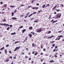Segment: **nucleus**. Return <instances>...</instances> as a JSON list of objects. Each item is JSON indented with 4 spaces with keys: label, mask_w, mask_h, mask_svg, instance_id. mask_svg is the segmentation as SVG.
<instances>
[{
    "label": "nucleus",
    "mask_w": 64,
    "mask_h": 64,
    "mask_svg": "<svg viewBox=\"0 0 64 64\" xmlns=\"http://www.w3.org/2000/svg\"><path fill=\"white\" fill-rule=\"evenodd\" d=\"M55 44H53L52 45V47H54V46H55Z\"/></svg>",
    "instance_id": "obj_38"
},
{
    "label": "nucleus",
    "mask_w": 64,
    "mask_h": 64,
    "mask_svg": "<svg viewBox=\"0 0 64 64\" xmlns=\"http://www.w3.org/2000/svg\"><path fill=\"white\" fill-rule=\"evenodd\" d=\"M32 6H28L27 8H30V7H31Z\"/></svg>",
    "instance_id": "obj_41"
},
{
    "label": "nucleus",
    "mask_w": 64,
    "mask_h": 64,
    "mask_svg": "<svg viewBox=\"0 0 64 64\" xmlns=\"http://www.w3.org/2000/svg\"><path fill=\"white\" fill-rule=\"evenodd\" d=\"M57 48H58V46H55V49H57Z\"/></svg>",
    "instance_id": "obj_34"
},
{
    "label": "nucleus",
    "mask_w": 64,
    "mask_h": 64,
    "mask_svg": "<svg viewBox=\"0 0 64 64\" xmlns=\"http://www.w3.org/2000/svg\"><path fill=\"white\" fill-rule=\"evenodd\" d=\"M42 31V30L41 29H39L38 30L36 31V32H38V33H40V32H41Z\"/></svg>",
    "instance_id": "obj_4"
},
{
    "label": "nucleus",
    "mask_w": 64,
    "mask_h": 64,
    "mask_svg": "<svg viewBox=\"0 0 64 64\" xmlns=\"http://www.w3.org/2000/svg\"><path fill=\"white\" fill-rule=\"evenodd\" d=\"M58 14L56 16V18H60L61 16V15L62 14L61 13Z\"/></svg>",
    "instance_id": "obj_1"
},
{
    "label": "nucleus",
    "mask_w": 64,
    "mask_h": 64,
    "mask_svg": "<svg viewBox=\"0 0 64 64\" xmlns=\"http://www.w3.org/2000/svg\"><path fill=\"white\" fill-rule=\"evenodd\" d=\"M46 6V5L45 4H44V5L42 6V8H45V7Z\"/></svg>",
    "instance_id": "obj_21"
},
{
    "label": "nucleus",
    "mask_w": 64,
    "mask_h": 64,
    "mask_svg": "<svg viewBox=\"0 0 64 64\" xmlns=\"http://www.w3.org/2000/svg\"><path fill=\"white\" fill-rule=\"evenodd\" d=\"M61 6H62V7H64V5H63V4H61Z\"/></svg>",
    "instance_id": "obj_47"
},
{
    "label": "nucleus",
    "mask_w": 64,
    "mask_h": 64,
    "mask_svg": "<svg viewBox=\"0 0 64 64\" xmlns=\"http://www.w3.org/2000/svg\"><path fill=\"white\" fill-rule=\"evenodd\" d=\"M38 22V20H34V23Z\"/></svg>",
    "instance_id": "obj_29"
},
{
    "label": "nucleus",
    "mask_w": 64,
    "mask_h": 64,
    "mask_svg": "<svg viewBox=\"0 0 64 64\" xmlns=\"http://www.w3.org/2000/svg\"><path fill=\"white\" fill-rule=\"evenodd\" d=\"M48 56V55L47 54H45V56Z\"/></svg>",
    "instance_id": "obj_46"
},
{
    "label": "nucleus",
    "mask_w": 64,
    "mask_h": 64,
    "mask_svg": "<svg viewBox=\"0 0 64 64\" xmlns=\"http://www.w3.org/2000/svg\"><path fill=\"white\" fill-rule=\"evenodd\" d=\"M12 14L11 15L12 16H13V15H14V12H12Z\"/></svg>",
    "instance_id": "obj_19"
},
{
    "label": "nucleus",
    "mask_w": 64,
    "mask_h": 64,
    "mask_svg": "<svg viewBox=\"0 0 64 64\" xmlns=\"http://www.w3.org/2000/svg\"><path fill=\"white\" fill-rule=\"evenodd\" d=\"M29 28L30 30H32V29H33V27H32V26H31L30 27H29Z\"/></svg>",
    "instance_id": "obj_12"
},
{
    "label": "nucleus",
    "mask_w": 64,
    "mask_h": 64,
    "mask_svg": "<svg viewBox=\"0 0 64 64\" xmlns=\"http://www.w3.org/2000/svg\"><path fill=\"white\" fill-rule=\"evenodd\" d=\"M58 50V49H57L56 50L55 48H54V50H53V52H55V51H57Z\"/></svg>",
    "instance_id": "obj_11"
},
{
    "label": "nucleus",
    "mask_w": 64,
    "mask_h": 64,
    "mask_svg": "<svg viewBox=\"0 0 64 64\" xmlns=\"http://www.w3.org/2000/svg\"><path fill=\"white\" fill-rule=\"evenodd\" d=\"M57 21H58V20H56L54 21V19H52L50 21V22H52V23H55V22H57Z\"/></svg>",
    "instance_id": "obj_3"
},
{
    "label": "nucleus",
    "mask_w": 64,
    "mask_h": 64,
    "mask_svg": "<svg viewBox=\"0 0 64 64\" xmlns=\"http://www.w3.org/2000/svg\"><path fill=\"white\" fill-rule=\"evenodd\" d=\"M31 20H34V18H32L30 19Z\"/></svg>",
    "instance_id": "obj_54"
},
{
    "label": "nucleus",
    "mask_w": 64,
    "mask_h": 64,
    "mask_svg": "<svg viewBox=\"0 0 64 64\" xmlns=\"http://www.w3.org/2000/svg\"><path fill=\"white\" fill-rule=\"evenodd\" d=\"M51 18V16H50L48 18V19H50V18Z\"/></svg>",
    "instance_id": "obj_60"
},
{
    "label": "nucleus",
    "mask_w": 64,
    "mask_h": 64,
    "mask_svg": "<svg viewBox=\"0 0 64 64\" xmlns=\"http://www.w3.org/2000/svg\"><path fill=\"white\" fill-rule=\"evenodd\" d=\"M58 37H60H60H63V36L60 35V36H58Z\"/></svg>",
    "instance_id": "obj_33"
},
{
    "label": "nucleus",
    "mask_w": 64,
    "mask_h": 64,
    "mask_svg": "<svg viewBox=\"0 0 64 64\" xmlns=\"http://www.w3.org/2000/svg\"><path fill=\"white\" fill-rule=\"evenodd\" d=\"M25 31H26V29H24L22 30V33H24V32H25Z\"/></svg>",
    "instance_id": "obj_7"
},
{
    "label": "nucleus",
    "mask_w": 64,
    "mask_h": 64,
    "mask_svg": "<svg viewBox=\"0 0 64 64\" xmlns=\"http://www.w3.org/2000/svg\"><path fill=\"white\" fill-rule=\"evenodd\" d=\"M50 6V4H48L46 6V7H48V6Z\"/></svg>",
    "instance_id": "obj_23"
},
{
    "label": "nucleus",
    "mask_w": 64,
    "mask_h": 64,
    "mask_svg": "<svg viewBox=\"0 0 64 64\" xmlns=\"http://www.w3.org/2000/svg\"><path fill=\"white\" fill-rule=\"evenodd\" d=\"M42 10H39L38 11V13H40V12H42Z\"/></svg>",
    "instance_id": "obj_30"
},
{
    "label": "nucleus",
    "mask_w": 64,
    "mask_h": 64,
    "mask_svg": "<svg viewBox=\"0 0 64 64\" xmlns=\"http://www.w3.org/2000/svg\"><path fill=\"white\" fill-rule=\"evenodd\" d=\"M50 63H53V62H54V60H50Z\"/></svg>",
    "instance_id": "obj_20"
},
{
    "label": "nucleus",
    "mask_w": 64,
    "mask_h": 64,
    "mask_svg": "<svg viewBox=\"0 0 64 64\" xmlns=\"http://www.w3.org/2000/svg\"><path fill=\"white\" fill-rule=\"evenodd\" d=\"M17 19L15 17H12V19L13 20H16Z\"/></svg>",
    "instance_id": "obj_10"
},
{
    "label": "nucleus",
    "mask_w": 64,
    "mask_h": 64,
    "mask_svg": "<svg viewBox=\"0 0 64 64\" xmlns=\"http://www.w3.org/2000/svg\"><path fill=\"white\" fill-rule=\"evenodd\" d=\"M55 42V41H54L53 42H52L51 43H54V42Z\"/></svg>",
    "instance_id": "obj_61"
},
{
    "label": "nucleus",
    "mask_w": 64,
    "mask_h": 64,
    "mask_svg": "<svg viewBox=\"0 0 64 64\" xmlns=\"http://www.w3.org/2000/svg\"><path fill=\"white\" fill-rule=\"evenodd\" d=\"M4 51L5 52V54H7V52L6 49H4Z\"/></svg>",
    "instance_id": "obj_16"
},
{
    "label": "nucleus",
    "mask_w": 64,
    "mask_h": 64,
    "mask_svg": "<svg viewBox=\"0 0 64 64\" xmlns=\"http://www.w3.org/2000/svg\"><path fill=\"white\" fill-rule=\"evenodd\" d=\"M43 52H41L40 54V55H43Z\"/></svg>",
    "instance_id": "obj_49"
},
{
    "label": "nucleus",
    "mask_w": 64,
    "mask_h": 64,
    "mask_svg": "<svg viewBox=\"0 0 64 64\" xmlns=\"http://www.w3.org/2000/svg\"><path fill=\"white\" fill-rule=\"evenodd\" d=\"M32 47H34V46H35V44H34V43H33L32 44Z\"/></svg>",
    "instance_id": "obj_26"
},
{
    "label": "nucleus",
    "mask_w": 64,
    "mask_h": 64,
    "mask_svg": "<svg viewBox=\"0 0 64 64\" xmlns=\"http://www.w3.org/2000/svg\"><path fill=\"white\" fill-rule=\"evenodd\" d=\"M60 38H56V40H60Z\"/></svg>",
    "instance_id": "obj_24"
},
{
    "label": "nucleus",
    "mask_w": 64,
    "mask_h": 64,
    "mask_svg": "<svg viewBox=\"0 0 64 64\" xmlns=\"http://www.w3.org/2000/svg\"><path fill=\"white\" fill-rule=\"evenodd\" d=\"M32 34H28V36H29L30 38H31V37H32Z\"/></svg>",
    "instance_id": "obj_15"
},
{
    "label": "nucleus",
    "mask_w": 64,
    "mask_h": 64,
    "mask_svg": "<svg viewBox=\"0 0 64 64\" xmlns=\"http://www.w3.org/2000/svg\"><path fill=\"white\" fill-rule=\"evenodd\" d=\"M7 4H4V5H3V6L4 7H7Z\"/></svg>",
    "instance_id": "obj_17"
},
{
    "label": "nucleus",
    "mask_w": 64,
    "mask_h": 64,
    "mask_svg": "<svg viewBox=\"0 0 64 64\" xmlns=\"http://www.w3.org/2000/svg\"><path fill=\"white\" fill-rule=\"evenodd\" d=\"M39 5V4L38 3L37 4H36V5L37 6H38Z\"/></svg>",
    "instance_id": "obj_63"
},
{
    "label": "nucleus",
    "mask_w": 64,
    "mask_h": 64,
    "mask_svg": "<svg viewBox=\"0 0 64 64\" xmlns=\"http://www.w3.org/2000/svg\"><path fill=\"white\" fill-rule=\"evenodd\" d=\"M10 26V27H12V24H11Z\"/></svg>",
    "instance_id": "obj_58"
},
{
    "label": "nucleus",
    "mask_w": 64,
    "mask_h": 64,
    "mask_svg": "<svg viewBox=\"0 0 64 64\" xmlns=\"http://www.w3.org/2000/svg\"><path fill=\"white\" fill-rule=\"evenodd\" d=\"M23 26H22L20 27V29H21V28H23Z\"/></svg>",
    "instance_id": "obj_28"
},
{
    "label": "nucleus",
    "mask_w": 64,
    "mask_h": 64,
    "mask_svg": "<svg viewBox=\"0 0 64 64\" xmlns=\"http://www.w3.org/2000/svg\"><path fill=\"white\" fill-rule=\"evenodd\" d=\"M10 58L11 59H12V57L11 56H10Z\"/></svg>",
    "instance_id": "obj_62"
},
{
    "label": "nucleus",
    "mask_w": 64,
    "mask_h": 64,
    "mask_svg": "<svg viewBox=\"0 0 64 64\" xmlns=\"http://www.w3.org/2000/svg\"><path fill=\"white\" fill-rule=\"evenodd\" d=\"M6 26H10V25L8 24H6Z\"/></svg>",
    "instance_id": "obj_50"
},
{
    "label": "nucleus",
    "mask_w": 64,
    "mask_h": 64,
    "mask_svg": "<svg viewBox=\"0 0 64 64\" xmlns=\"http://www.w3.org/2000/svg\"><path fill=\"white\" fill-rule=\"evenodd\" d=\"M27 37H26L25 38V40H26L27 41Z\"/></svg>",
    "instance_id": "obj_31"
},
{
    "label": "nucleus",
    "mask_w": 64,
    "mask_h": 64,
    "mask_svg": "<svg viewBox=\"0 0 64 64\" xmlns=\"http://www.w3.org/2000/svg\"><path fill=\"white\" fill-rule=\"evenodd\" d=\"M20 41H18L16 42H14V44H16V43H20Z\"/></svg>",
    "instance_id": "obj_22"
},
{
    "label": "nucleus",
    "mask_w": 64,
    "mask_h": 64,
    "mask_svg": "<svg viewBox=\"0 0 64 64\" xmlns=\"http://www.w3.org/2000/svg\"><path fill=\"white\" fill-rule=\"evenodd\" d=\"M54 57L55 58H57V57H58V56H57L56 55H54Z\"/></svg>",
    "instance_id": "obj_32"
},
{
    "label": "nucleus",
    "mask_w": 64,
    "mask_h": 64,
    "mask_svg": "<svg viewBox=\"0 0 64 64\" xmlns=\"http://www.w3.org/2000/svg\"><path fill=\"white\" fill-rule=\"evenodd\" d=\"M36 13V12H33L32 14H31L28 16V17H30L31 16H32V15H33L34 14H35Z\"/></svg>",
    "instance_id": "obj_2"
},
{
    "label": "nucleus",
    "mask_w": 64,
    "mask_h": 64,
    "mask_svg": "<svg viewBox=\"0 0 64 64\" xmlns=\"http://www.w3.org/2000/svg\"><path fill=\"white\" fill-rule=\"evenodd\" d=\"M36 55H37V53H36L34 54V55H35V56H36Z\"/></svg>",
    "instance_id": "obj_48"
},
{
    "label": "nucleus",
    "mask_w": 64,
    "mask_h": 64,
    "mask_svg": "<svg viewBox=\"0 0 64 64\" xmlns=\"http://www.w3.org/2000/svg\"><path fill=\"white\" fill-rule=\"evenodd\" d=\"M29 14H30V13H29V12H28L26 14V15H29Z\"/></svg>",
    "instance_id": "obj_35"
},
{
    "label": "nucleus",
    "mask_w": 64,
    "mask_h": 64,
    "mask_svg": "<svg viewBox=\"0 0 64 64\" xmlns=\"http://www.w3.org/2000/svg\"><path fill=\"white\" fill-rule=\"evenodd\" d=\"M28 60H31V58H29Z\"/></svg>",
    "instance_id": "obj_64"
},
{
    "label": "nucleus",
    "mask_w": 64,
    "mask_h": 64,
    "mask_svg": "<svg viewBox=\"0 0 64 64\" xmlns=\"http://www.w3.org/2000/svg\"><path fill=\"white\" fill-rule=\"evenodd\" d=\"M46 50V48H44L43 49V51H45Z\"/></svg>",
    "instance_id": "obj_55"
},
{
    "label": "nucleus",
    "mask_w": 64,
    "mask_h": 64,
    "mask_svg": "<svg viewBox=\"0 0 64 64\" xmlns=\"http://www.w3.org/2000/svg\"><path fill=\"white\" fill-rule=\"evenodd\" d=\"M56 11H57V12H59V11H60V10H56Z\"/></svg>",
    "instance_id": "obj_42"
},
{
    "label": "nucleus",
    "mask_w": 64,
    "mask_h": 64,
    "mask_svg": "<svg viewBox=\"0 0 64 64\" xmlns=\"http://www.w3.org/2000/svg\"><path fill=\"white\" fill-rule=\"evenodd\" d=\"M23 16H24V15H21L20 16V17H23Z\"/></svg>",
    "instance_id": "obj_53"
},
{
    "label": "nucleus",
    "mask_w": 64,
    "mask_h": 64,
    "mask_svg": "<svg viewBox=\"0 0 64 64\" xmlns=\"http://www.w3.org/2000/svg\"><path fill=\"white\" fill-rule=\"evenodd\" d=\"M34 1V0H32L31 3H33Z\"/></svg>",
    "instance_id": "obj_37"
},
{
    "label": "nucleus",
    "mask_w": 64,
    "mask_h": 64,
    "mask_svg": "<svg viewBox=\"0 0 64 64\" xmlns=\"http://www.w3.org/2000/svg\"><path fill=\"white\" fill-rule=\"evenodd\" d=\"M57 7V5H56V6L52 8V11L54 10V9H55V8H56Z\"/></svg>",
    "instance_id": "obj_5"
},
{
    "label": "nucleus",
    "mask_w": 64,
    "mask_h": 64,
    "mask_svg": "<svg viewBox=\"0 0 64 64\" xmlns=\"http://www.w3.org/2000/svg\"><path fill=\"white\" fill-rule=\"evenodd\" d=\"M6 21V20H5V19H4L3 20V22H5Z\"/></svg>",
    "instance_id": "obj_39"
},
{
    "label": "nucleus",
    "mask_w": 64,
    "mask_h": 64,
    "mask_svg": "<svg viewBox=\"0 0 64 64\" xmlns=\"http://www.w3.org/2000/svg\"><path fill=\"white\" fill-rule=\"evenodd\" d=\"M9 45L8 44H7L6 46V47H8L9 46Z\"/></svg>",
    "instance_id": "obj_40"
},
{
    "label": "nucleus",
    "mask_w": 64,
    "mask_h": 64,
    "mask_svg": "<svg viewBox=\"0 0 64 64\" xmlns=\"http://www.w3.org/2000/svg\"><path fill=\"white\" fill-rule=\"evenodd\" d=\"M5 49V48H4V47H3L2 48H1L0 49V50H4Z\"/></svg>",
    "instance_id": "obj_9"
},
{
    "label": "nucleus",
    "mask_w": 64,
    "mask_h": 64,
    "mask_svg": "<svg viewBox=\"0 0 64 64\" xmlns=\"http://www.w3.org/2000/svg\"><path fill=\"white\" fill-rule=\"evenodd\" d=\"M51 33V31H49L48 32V34H50V33Z\"/></svg>",
    "instance_id": "obj_44"
},
{
    "label": "nucleus",
    "mask_w": 64,
    "mask_h": 64,
    "mask_svg": "<svg viewBox=\"0 0 64 64\" xmlns=\"http://www.w3.org/2000/svg\"><path fill=\"white\" fill-rule=\"evenodd\" d=\"M55 37V36H50L49 37H48V39H50V38H52V37Z\"/></svg>",
    "instance_id": "obj_6"
},
{
    "label": "nucleus",
    "mask_w": 64,
    "mask_h": 64,
    "mask_svg": "<svg viewBox=\"0 0 64 64\" xmlns=\"http://www.w3.org/2000/svg\"><path fill=\"white\" fill-rule=\"evenodd\" d=\"M16 34V32H14V33H12L11 34V35H15Z\"/></svg>",
    "instance_id": "obj_13"
},
{
    "label": "nucleus",
    "mask_w": 64,
    "mask_h": 64,
    "mask_svg": "<svg viewBox=\"0 0 64 64\" xmlns=\"http://www.w3.org/2000/svg\"><path fill=\"white\" fill-rule=\"evenodd\" d=\"M16 56H14L13 57V59H16Z\"/></svg>",
    "instance_id": "obj_27"
},
{
    "label": "nucleus",
    "mask_w": 64,
    "mask_h": 64,
    "mask_svg": "<svg viewBox=\"0 0 64 64\" xmlns=\"http://www.w3.org/2000/svg\"><path fill=\"white\" fill-rule=\"evenodd\" d=\"M4 25L6 26V24H1V23L0 24V26H1L2 25Z\"/></svg>",
    "instance_id": "obj_14"
},
{
    "label": "nucleus",
    "mask_w": 64,
    "mask_h": 64,
    "mask_svg": "<svg viewBox=\"0 0 64 64\" xmlns=\"http://www.w3.org/2000/svg\"><path fill=\"white\" fill-rule=\"evenodd\" d=\"M32 54H34V53H35V51H34L32 53Z\"/></svg>",
    "instance_id": "obj_56"
},
{
    "label": "nucleus",
    "mask_w": 64,
    "mask_h": 64,
    "mask_svg": "<svg viewBox=\"0 0 64 64\" xmlns=\"http://www.w3.org/2000/svg\"><path fill=\"white\" fill-rule=\"evenodd\" d=\"M8 61H9V60H6V62H7Z\"/></svg>",
    "instance_id": "obj_45"
},
{
    "label": "nucleus",
    "mask_w": 64,
    "mask_h": 64,
    "mask_svg": "<svg viewBox=\"0 0 64 64\" xmlns=\"http://www.w3.org/2000/svg\"><path fill=\"white\" fill-rule=\"evenodd\" d=\"M9 30V27H8L6 29V30Z\"/></svg>",
    "instance_id": "obj_36"
},
{
    "label": "nucleus",
    "mask_w": 64,
    "mask_h": 64,
    "mask_svg": "<svg viewBox=\"0 0 64 64\" xmlns=\"http://www.w3.org/2000/svg\"><path fill=\"white\" fill-rule=\"evenodd\" d=\"M35 9H36V10H37V9H38V7H35L33 8H32V9L33 10Z\"/></svg>",
    "instance_id": "obj_8"
},
{
    "label": "nucleus",
    "mask_w": 64,
    "mask_h": 64,
    "mask_svg": "<svg viewBox=\"0 0 64 64\" xmlns=\"http://www.w3.org/2000/svg\"><path fill=\"white\" fill-rule=\"evenodd\" d=\"M0 4H3V2H0Z\"/></svg>",
    "instance_id": "obj_59"
},
{
    "label": "nucleus",
    "mask_w": 64,
    "mask_h": 64,
    "mask_svg": "<svg viewBox=\"0 0 64 64\" xmlns=\"http://www.w3.org/2000/svg\"><path fill=\"white\" fill-rule=\"evenodd\" d=\"M10 7H11V8H14V7H15V6H12V5L10 6Z\"/></svg>",
    "instance_id": "obj_25"
},
{
    "label": "nucleus",
    "mask_w": 64,
    "mask_h": 64,
    "mask_svg": "<svg viewBox=\"0 0 64 64\" xmlns=\"http://www.w3.org/2000/svg\"><path fill=\"white\" fill-rule=\"evenodd\" d=\"M20 48V47H16L15 48L16 49V50H17L19 49Z\"/></svg>",
    "instance_id": "obj_18"
},
{
    "label": "nucleus",
    "mask_w": 64,
    "mask_h": 64,
    "mask_svg": "<svg viewBox=\"0 0 64 64\" xmlns=\"http://www.w3.org/2000/svg\"><path fill=\"white\" fill-rule=\"evenodd\" d=\"M11 53H12V52L10 50L9 51V53H10V54Z\"/></svg>",
    "instance_id": "obj_43"
},
{
    "label": "nucleus",
    "mask_w": 64,
    "mask_h": 64,
    "mask_svg": "<svg viewBox=\"0 0 64 64\" xmlns=\"http://www.w3.org/2000/svg\"><path fill=\"white\" fill-rule=\"evenodd\" d=\"M28 15H27V16H25V17H24L25 18H26L27 17H28Z\"/></svg>",
    "instance_id": "obj_52"
},
{
    "label": "nucleus",
    "mask_w": 64,
    "mask_h": 64,
    "mask_svg": "<svg viewBox=\"0 0 64 64\" xmlns=\"http://www.w3.org/2000/svg\"><path fill=\"white\" fill-rule=\"evenodd\" d=\"M61 32H62V31H58V33H61Z\"/></svg>",
    "instance_id": "obj_57"
},
{
    "label": "nucleus",
    "mask_w": 64,
    "mask_h": 64,
    "mask_svg": "<svg viewBox=\"0 0 64 64\" xmlns=\"http://www.w3.org/2000/svg\"><path fill=\"white\" fill-rule=\"evenodd\" d=\"M16 11H17V10H15L14 11V13H15V12H16Z\"/></svg>",
    "instance_id": "obj_51"
}]
</instances>
